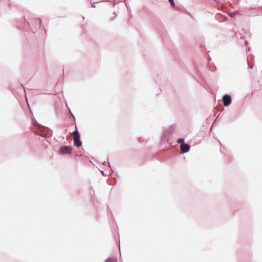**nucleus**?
I'll return each instance as SVG.
<instances>
[{
    "instance_id": "f257e3e1",
    "label": "nucleus",
    "mask_w": 262,
    "mask_h": 262,
    "mask_svg": "<svg viewBox=\"0 0 262 262\" xmlns=\"http://www.w3.org/2000/svg\"><path fill=\"white\" fill-rule=\"evenodd\" d=\"M176 128L175 125H171L169 127L166 128L164 129L161 139L163 143H165L169 141L172 133L175 130Z\"/></svg>"
},
{
    "instance_id": "f03ea898",
    "label": "nucleus",
    "mask_w": 262,
    "mask_h": 262,
    "mask_svg": "<svg viewBox=\"0 0 262 262\" xmlns=\"http://www.w3.org/2000/svg\"><path fill=\"white\" fill-rule=\"evenodd\" d=\"M76 128L77 127H76ZM72 134L74 135V143L77 147H80L82 145V142L80 139V134L77 129L73 132Z\"/></svg>"
},
{
    "instance_id": "7ed1b4c3",
    "label": "nucleus",
    "mask_w": 262,
    "mask_h": 262,
    "mask_svg": "<svg viewBox=\"0 0 262 262\" xmlns=\"http://www.w3.org/2000/svg\"><path fill=\"white\" fill-rule=\"evenodd\" d=\"M222 100L225 106H229L232 102L231 96L229 94H225L222 98Z\"/></svg>"
},
{
    "instance_id": "20e7f679",
    "label": "nucleus",
    "mask_w": 262,
    "mask_h": 262,
    "mask_svg": "<svg viewBox=\"0 0 262 262\" xmlns=\"http://www.w3.org/2000/svg\"><path fill=\"white\" fill-rule=\"evenodd\" d=\"M72 148L71 146H64L60 149V152L62 155H69L72 152Z\"/></svg>"
},
{
    "instance_id": "39448f33",
    "label": "nucleus",
    "mask_w": 262,
    "mask_h": 262,
    "mask_svg": "<svg viewBox=\"0 0 262 262\" xmlns=\"http://www.w3.org/2000/svg\"><path fill=\"white\" fill-rule=\"evenodd\" d=\"M190 146L188 144H183L180 145V149L182 154L187 152L189 151Z\"/></svg>"
},
{
    "instance_id": "423d86ee",
    "label": "nucleus",
    "mask_w": 262,
    "mask_h": 262,
    "mask_svg": "<svg viewBox=\"0 0 262 262\" xmlns=\"http://www.w3.org/2000/svg\"><path fill=\"white\" fill-rule=\"evenodd\" d=\"M105 262H117V259L114 257H109L106 259Z\"/></svg>"
},
{
    "instance_id": "0eeeda50",
    "label": "nucleus",
    "mask_w": 262,
    "mask_h": 262,
    "mask_svg": "<svg viewBox=\"0 0 262 262\" xmlns=\"http://www.w3.org/2000/svg\"><path fill=\"white\" fill-rule=\"evenodd\" d=\"M178 143L181 144H185L184 139L182 138H179L178 140Z\"/></svg>"
},
{
    "instance_id": "6e6552de",
    "label": "nucleus",
    "mask_w": 262,
    "mask_h": 262,
    "mask_svg": "<svg viewBox=\"0 0 262 262\" xmlns=\"http://www.w3.org/2000/svg\"><path fill=\"white\" fill-rule=\"evenodd\" d=\"M170 5L172 6H174L175 4H174V1L173 0H168Z\"/></svg>"
},
{
    "instance_id": "1a4fd4ad",
    "label": "nucleus",
    "mask_w": 262,
    "mask_h": 262,
    "mask_svg": "<svg viewBox=\"0 0 262 262\" xmlns=\"http://www.w3.org/2000/svg\"><path fill=\"white\" fill-rule=\"evenodd\" d=\"M92 7L95 8L96 7L95 3L92 4Z\"/></svg>"
},
{
    "instance_id": "9d476101",
    "label": "nucleus",
    "mask_w": 262,
    "mask_h": 262,
    "mask_svg": "<svg viewBox=\"0 0 262 262\" xmlns=\"http://www.w3.org/2000/svg\"><path fill=\"white\" fill-rule=\"evenodd\" d=\"M113 2V0H105V1H103L102 2Z\"/></svg>"
},
{
    "instance_id": "9b49d317",
    "label": "nucleus",
    "mask_w": 262,
    "mask_h": 262,
    "mask_svg": "<svg viewBox=\"0 0 262 262\" xmlns=\"http://www.w3.org/2000/svg\"><path fill=\"white\" fill-rule=\"evenodd\" d=\"M38 20L39 21V27H40V25H41V19L40 18H38Z\"/></svg>"
},
{
    "instance_id": "f8f14e48",
    "label": "nucleus",
    "mask_w": 262,
    "mask_h": 262,
    "mask_svg": "<svg viewBox=\"0 0 262 262\" xmlns=\"http://www.w3.org/2000/svg\"><path fill=\"white\" fill-rule=\"evenodd\" d=\"M249 68H250V69H253V66H252V65H250V64H249Z\"/></svg>"
},
{
    "instance_id": "ddd939ff",
    "label": "nucleus",
    "mask_w": 262,
    "mask_h": 262,
    "mask_svg": "<svg viewBox=\"0 0 262 262\" xmlns=\"http://www.w3.org/2000/svg\"><path fill=\"white\" fill-rule=\"evenodd\" d=\"M70 113L71 114L72 116L74 118V120H75V118L74 116L73 115V114L71 112H70Z\"/></svg>"
},
{
    "instance_id": "4468645a",
    "label": "nucleus",
    "mask_w": 262,
    "mask_h": 262,
    "mask_svg": "<svg viewBox=\"0 0 262 262\" xmlns=\"http://www.w3.org/2000/svg\"><path fill=\"white\" fill-rule=\"evenodd\" d=\"M106 163H106V162H105V161H104V162L102 163V164H103V165H105L106 164Z\"/></svg>"
},
{
    "instance_id": "2eb2a0df",
    "label": "nucleus",
    "mask_w": 262,
    "mask_h": 262,
    "mask_svg": "<svg viewBox=\"0 0 262 262\" xmlns=\"http://www.w3.org/2000/svg\"><path fill=\"white\" fill-rule=\"evenodd\" d=\"M101 173H102L103 176H104V173L103 171H101Z\"/></svg>"
},
{
    "instance_id": "dca6fc26",
    "label": "nucleus",
    "mask_w": 262,
    "mask_h": 262,
    "mask_svg": "<svg viewBox=\"0 0 262 262\" xmlns=\"http://www.w3.org/2000/svg\"><path fill=\"white\" fill-rule=\"evenodd\" d=\"M245 44L248 45V41H245Z\"/></svg>"
},
{
    "instance_id": "f3484780",
    "label": "nucleus",
    "mask_w": 262,
    "mask_h": 262,
    "mask_svg": "<svg viewBox=\"0 0 262 262\" xmlns=\"http://www.w3.org/2000/svg\"><path fill=\"white\" fill-rule=\"evenodd\" d=\"M248 50H250V48L249 47L248 48Z\"/></svg>"
},
{
    "instance_id": "a211bd4d",
    "label": "nucleus",
    "mask_w": 262,
    "mask_h": 262,
    "mask_svg": "<svg viewBox=\"0 0 262 262\" xmlns=\"http://www.w3.org/2000/svg\"><path fill=\"white\" fill-rule=\"evenodd\" d=\"M219 142H220V144L221 145V142H220V141H219Z\"/></svg>"
},
{
    "instance_id": "6ab92c4d",
    "label": "nucleus",
    "mask_w": 262,
    "mask_h": 262,
    "mask_svg": "<svg viewBox=\"0 0 262 262\" xmlns=\"http://www.w3.org/2000/svg\"><path fill=\"white\" fill-rule=\"evenodd\" d=\"M219 142H220V144L221 145V142H220V141H219Z\"/></svg>"
},
{
    "instance_id": "aec40b11",
    "label": "nucleus",
    "mask_w": 262,
    "mask_h": 262,
    "mask_svg": "<svg viewBox=\"0 0 262 262\" xmlns=\"http://www.w3.org/2000/svg\"><path fill=\"white\" fill-rule=\"evenodd\" d=\"M261 73H262V70H261Z\"/></svg>"
}]
</instances>
